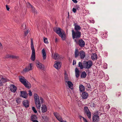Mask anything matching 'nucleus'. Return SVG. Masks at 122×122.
<instances>
[{"label":"nucleus","instance_id":"f257e3e1","mask_svg":"<svg viewBox=\"0 0 122 122\" xmlns=\"http://www.w3.org/2000/svg\"><path fill=\"white\" fill-rule=\"evenodd\" d=\"M58 35L61 37L63 40H65L66 39V35L65 32L59 28H56L55 31Z\"/></svg>","mask_w":122,"mask_h":122},{"label":"nucleus","instance_id":"f03ea898","mask_svg":"<svg viewBox=\"0 0 122 122\" xmlns=\"http://www.w3.org/2000/svg\"><path fill=\"white\" fill-rule=\"evenodd\" d=\"M81 32L79 31H75L74 30H72V35L73 39L76 43L77 42L78 39L81 36Z\"/></svg>","mask_w":122,"mask_h":122},{"label":"nucleus","instance_id":"7ed1b4c3","mask_svg":"<svg viewBox=\"0 0 122 122\" xmlns=\"http://www.w3.org/2000/svg\"><path fill=\"white\" fill-rule=\"evenodd\" d=\"M34 98L37 108L40 109L41 108V103L40 102L39 96L37 94L35 93L34 94Z\"/></svg>","mask_w":122,"mask_h":122},{"label":"nucleus","instance_id":"20e7f679","mask_svg":"<svg viewBox=\"0 0 122 122\" xmlns=\"http://www.w3.org/2000/svg\"><path fill=\"white\" fill-rule=\"evenodd\" d=\"M31 48L32 50V54L31 59L32 61H34L35 59V51L32 39H31Z\"/></svg>","mask_w":122,"mask_h":122},{"label":"nucleus","instance_id":"39448f33","mask_svg":"<svg viewBox=\"0 0 122 122\" xmlns=\"http://www.w3.org/2000/svg\"><path fill=\"white\" fill-rule=\"evenodd\" d=\"M92 65V62L91 61H84L83 62V65L85 68L89 69Z\"/></svg>","mask_w":122,"mask_h":122},{"label":"nucleus","instance_id":"423d86ee","mask_svg":"<svg viewBox=\"0 0 122 122\" xmlns=\"http://www.w3.org/2000/svg\"><path fill=\"white\" fill-rule=\"evenodd\" d=\"M84 112L85 114L90 119L91 118V112L87 107L85 106L84 107Z\"/></svg>","mask_w":122,"mask_h":122},{"label":"nucleus","instance_id":"0eeeda50","mask_svg":"<svg viewBox=\"0 0 122 122\" xmlns=\"http://www.w3.org/2000/svg\"><path fill=\"white\" fill-rule=\"evenodd\" d=\"M32 64L30 63V65L26 67L23 70V72L26 73L30 70H31L33 68L31 66Z\"/></svg>","mask_w":122,"mask_h":122},{"label":"nucleus","instance_id":"6e6552de","mask_svg":"<svg viewBox=\"0 0 122 122\" xmlns=\"http://www.w3.org/2000/svg\"><path fill=\"white\" fill-rule=\"evenodd\" d=\"M99 119V116L97 115H94L92 117V120L93 122H98Z\"/></svg>","mask_w":122,"mask_h":122},{"label":"nucleus","instance_id":"1a4fd4ad","mask_svg":"<svg viewBox=\"0 0 122 122\" xmlns=\"http://www.w3.org/2000/svg\"><path fill=\"white\" fill-rule=\"evenodd\" d=\"M76 43L78 44L81 47H83L85 45V43L84 41L82 39H80Z\"/></svg>","mask_w":122,"mask_h":122},{"label":"nucleus","instance_id":"9d476101","mask_svg":"<svg viewBox=\"0 0 122 122\" xmlns=\"http://www.w3.org/2000/svg\"><path fill=\"white\" fill-rule=\"evenodd\" d=\"M53 114L57 119L60 122L62 120V118L59 113L57 112H54Z\"/></svg>","mask_w":122,"mask_h":122},{"label":"nucleus","instance_id":"9b49d317","mask_svg":"<svg viewBox=\"0 0 122 122\" xmlns=\"http://www.w3.org/2000/svg\"><path fill=\"white\" fill-rule=\"evenodd\" d=\"M17 89L16 86L14 85H11L10 87V90L11 91L13 92H15Z\"/></svg>","mask_w":122,"mask_h":122},{"label":"nucleus","instance_id":"f8f14e48","mask_svg":"<svg viewBox=\"0 0 122 122\" xmlns=\"http://www.w3.org/2000/svg\"><path fill=\"white\" fill-rule=\"evenodd\" d=\"M24 83H23V84L28 89H29L31 87V86L30 84V83L26 80L25 82Z\"/></svg>","mask_w":122,"mask_h":122},{"label":"nucleus","instance_id":"ddd939ff","mask_svg":"<svg viewBox=\"0 0 122 122\" xmlns=\"http://www.w3.org/2000/svg\"><path fill=\"white\" fill-rule=\"evenodd\" d=\"M81 96L83 99H86L88 97V94L87 93L85 92H83L82 93Z\"/></svg>","mask_w":122,"mask_h":122},{"label":"nucleus","instance_id":"4468645a","mask_svg":"<svg viewBox=\"0 0 122 122\" xmlns=\"http://www.w3.org/2000/svg\"><path fill=\"white\" fill-rule=\"evenodd\" d=\"M80 56L81 59H83L86 56L85 52L83 51H81L80 52Z\"/></svg>","mask_w":122,"mask_h":122},{"label":"nucleus","instance_id":"2eb2a0df","mask_svg":"<svg viewBox=\"0 0 122 122\" xmlns=\"http://www.w3.org/2000/svg\"><path fill=\"white\" fill-rule=\"evenodd\" d=\"M47 107L45 105H42L41 107V110L42 112L44 113L46 112L47 110Z\"/></svg>","mask_w":122,"mask_h":122},{"label":"nucleus","instance_id":"dca6fc26","mask_svg":"<svg viewBox=\"0 0 122 122\" xmlns=\"http://www.w3.org/2000/svg\"><path fill=\"white\" fill-rule=\"evenodd\" d=\"M20 92L21 96L22 97L25 98H27V94L26 92L21 91Z\"/></svg>","mask_w":122,"mask_h":122},{"label":"nucleus","instance_id":"f3484780","mask_svg":"<svg viewBox=\"0 0 122 122\" xmlns=\"http://www.w3.org/2000/svg\"><path fill=\"white\" fill-rule=\"evenodd\" d=\"M74 29L76 31H79L81 29V28L80 26L77 25L76 23L74 24Z\"/></svg>","mask_w":122,"mask_h":122},{"label":"nucleus","instance_id":"a211bd4d","mask_svg":"<svg viewBox=\"0 0 122 122\" xmlns=\"http://www.w3.org/2000/svg\"><path fill=\"white\" fill-rule=\"evenodd\" d=\"M19 80L23 84V83L25 82L27 80H26L23 76H19Z\"/></svg>","mask_w":122,"mask_h":122},{"label":"nucleus","instance_id":"6ab92c4d","mask_svg":"<svg viewBox=\"0 0 122 122\" xmlns=\"http://www.w3.org/2000/svg\"><path fill=\"white\" fill-rule=\"evenodd\" d=\"M54 66L57 69H60L61 67L60 63L58 62H57L54 64Z\"/></svg>","mask_w":122,"mask_h":122},{"label":"nucleus","instance_id":"aec40b11","mask_svg":"<svg viewBox=\"0 0 122 122\" xmlns=\"http://www.w3.org/2000/svg\"><path fill=\"white\" fill-rule=\"evenodd\" d=\"M53 58L56 60H57L59 58V55L57 53H55L54 55H52Z\"/></svg>","mask_w":122,"mask_h":122},{"label":"nucleus","instance_id":"412c9836","mask_svg":"<svg viewBox=\"0 0 122 122\" xmlns=\"http://www.w3.org/2000/svg\"><path fill=\"white\" fill-rule=\"evenodd\" d=\"M23 105L26 108L28 107L29 106V102L27 100L24 101L23 102Z\"/></svg>","mask_w":122,"mask_h":122},{"label":"nucleus","instance_id":"4be33fe9","mask_svg":"<svg viewBox=\"0 0 122 122\" xmlns=\"http://www.w3.org/2000/svg\"><path fill=\"white\" fill-rule=\"evenodd\" d=\"M42 54L43 59L44 60H45L46 58V56L45 51L44 48L42 49Z\"/></svg>","mask_w":122,"mask_h":122},{"label":"nucleus","instance_id":"5701e85b","mask_svg":"<svg viewBox=\"0 0 122 122\" xmlns=\"http://www.w3.org/2000/svg\"><path fill=\"white\" fill-rule=\"evenodd\" d=\"M66 82L67 83L69 87L71 89H72L73 88V84L70 81H66Z\"/></svg>","mask_w":122,"mask_h":122},{"label":"nucleus","instance_id":"b1692460","mask_svg":"<svg viewBox=\"0 0 122 122\" xmlns=\"http://www.w3.org/2000/svg\"><path fill=\"white\" fill-rule=\"evenodd\" d=\"M36 66L38 68L41 69L42 67V66H44L43 65H42L41 63L38 62L36 64Z\"/></svg>","mask_w":122,"mask_h":122},{"label":"nucleus","instance_id":"393cba45","mask_svg":"<svg viewBox=\"0 0 122 122\" xmlns=\"http://www.w3.org/2000/svg\"><path fill=\"white\" fill-rule=\"evenodd\" d=\"M75 57L76 58L78 57L80 54V52H79L78 50V49H75Z\"/></svg>","mask_w":122,"mask_h":122},{"label":"nucleus","instance_id":"a878e982","mask_svg":"<svg viewBox=\"0 0 122 122\" xmlns=\"http://www.w3.org/2000/svg\"><path fill=\"white\" fill-rule=\"evenodd\" d=\"M80 90L81 92L84 91L85 90V88L84 86L82 85H81L79 86Z\"/></svg>","mask_w":122,"mask_h":122},{"label":"nucleus","instance_id":"bb28decb","mask_svg":"<svg viewBox=\"0 0 122 122\" xmlns=\"http://www.w3.org/2000/svg\"><path fill=\"white\" fill-rule=\"evenodd\" d=\"M97 55L95 54H93L91 56V58L93 60H97Z\"/></svg>","mask_w":122,"mask_h":122},{"label":"nucleus","instance_id":"cd10ccee","mask_svg":"<svg viewBox=\"0 0 122 122\" xmlns=\"http://www.w3.org/2000/svg\"><path fill=\"white\" fill-rule=\"evenodd\" d=\"M75 72L76 76V78H78L79 76V71L77 68H76Z\"/></svg>","mask_w":122,"mask_h":122},{"label":"nucleus","instance_id":"c85d7f7f","mask_svg":"<svg viewBox=\"0 0 122 122\" xmlns=\"http://www.w3.org/2000/svg\"><path fill=\"white\" fill-rule=\"evenodd\" d=\"M37 119V117L35 115H33L31 116V120L32 122L36 120Z\"/></svg>","mask_w":122,"mask_h":122},{"label":"nucleus","instance_id":"c756f323","mask_svg":"<svg viewBox=\"0 0 122 122\" xmlns=\"http://www.w3.org/2000/svg\"><path fill=\"white\" fill-rule=\"evenodd\" d=\"M86 76V74L85 71L82 72L81 75V77L82 78H85Z\"/></svg>","mask_w":122,"mask_h":122},{"label":"nucleus","instance_id":"7c9ffc66","mask_svg":"<svg viewBox=\"0 0 122 122\" xmlns=\"http://www.w3.org/2000/svg\"><path fill=\"white\" fill-rule=\"evenodd\" d=\"M10 58H12L13 59H18L19 58V56L15 55H10L9 56Z\"/></svg>","mask_w":122,"mask_h":122},{"label":"nucleus","instance_id":"2f4dec72","mask_svg":"<svg viewBox=\"0 0 122 122\" xmlns=\"http://www.w3.org/2000/svg\"><path fill=\"white\" fill-rule=\"evenodd\" d=\"M78 67H80L81 69H83L84 67V66H83L82 63L80 62H79L78 63Z\"/></svg>","mask_w":122,"mask_h":122},{"label":"nucleus","instance_id":"473e14b6","mask_svg":"<svg viewBox=\"0 0 122 122\" xmlns=\"http://www.w3.org/2000/svg\"><path fill=\"white\" fill-rule=\"evenodd\" d=\"M1 81L3 84L7 81L6 79L4 78H1Z\"/></svg>","mask_w":122,"mask_h":122},{"label":"nucleus","instance_id":"72a5a7b5","mask_svg":"<svg viewBox=\"0 0 122 122\" xmlns=\"http://www.w3.org/2000/svg\"><path fill=\"white\" fill-rule=\"evenodd\" d=\"M21 99L18 98L16 99V101L18 103H19L21 102Z\"/></svg>","mask_w":122,"mask_h":122},{"label":"nucleus","instance_id":"f704fd0d","mask_svg":"<svg viewBox=\"0 0 122 122\" xmlns=\"http://www.w3.org/2000/svg\"><path fill=\"white\" fill-rule=\"evenodd\" d=\"M44 43L46 44H48V42L47 38L44 37Z\"/></svg>","mask_w":122,"mask_h":122},{"label":"nucleus","instance_id":"c9c22d12","mask_svg":"<svg viewBox=\"0 0 122 122\" xmlns=\"http://www.w3.org/2000/svg\"><path fill=\"white\" fill-rule=\"evenodd\" d=\"M27 4L28 5L29 7L31 9H34V8L33 7V6L31 5L29 3H28Z\"/></svg>","mask_w":122,"mask_h":122},{"label":"nucleus","instance_id":"e433bc0d","mask_svg":"<svg viewBox=\"0 0 122 122\" xmlns=\"http://www.w3.org/2000/svg\"><path fill=\"white\" fill-rule=\"evenodd\" d=\"M32 109L33 111L34 112L36 113H37V112L35 108L34 107H32Z\"/></svg>","mask_w":122,"mask_h":122},{"label":"nucleus","instance_id":"4c0bfd02","mask_svg":"<svg viewBox=\"0 0 122 122\" xmlns=\"http://www.w3.org/2000/svg\"><path fill=\"white\" fill-rule=\"evenodd\" d=\"M65 81L66 82V81H67L68 80V79L67 77V75L66 74V73L65 74Z\"/></svg>","mask_w":122,"mask_h":122},{"label":"nucleus","instance_id":"58836bf2","mask_svg":"<svg viewBox=\"0 0 122 122\" xmlns=\"http://www.w3.org/2000/svg\"><path fill=\"white\" fill-rule=\"evenodd\" d=\"M29 31L28 30H27V31L25 32V36H26L29 33Z\"/></svg>","mask_w":122,"mask_h":122},{"label":"nucleus","instance_id":"ea45409f","mask_svg":"<svg viewBox=\"0 0 122 122\" xmlns=\"http://www.w3.org/2000/svg\"><path fill=\"white\" fill-rule=\"evenodd\" d=\"M86 87L90 89L91 88V86L89 84H87L86 85Z\"/></svg>","mask_w":122,"mask_h":122},{"label":"nucleus","instance_id":"a19ab883","mask_svg":"<svg viewBox=\"0 0 122 122\" xmlns=\"http://www.w3.org/2000/svg\"><path fill=\"white\" fill-rule=\"evenodd\" d=\"M29 92L28 94L30 96H31L32 95V93L30 90H29Z\"/></svg>","mask_w":122,"mask_h":122},{"label":"nucleus","instance_id":"79ce46f5","mask_svg":"<svg viewBox=\"0 0 122 122\" xmlns=\"http://www.w3.org/2000/svg\"><path fill=\"white\" fill-rule=\"evenodd\" d=\"M76 10L77 9H76L73 8L72 9V11L74 13H75L76 12Z\"/></svg>","mask_w":122,"mask_h":122},{"label":"nucleus","instance_id":"37998d69","mask_svg":"<svg viewBox=\"0 0 122 122\" xmlns=\"http://www.w3.org/2000/svg\"><path fill=\"white\" fill-rule=\"evenodd\" d=\"M40 100L41 101V104H42L43 102V98H42L41 97L40 98Z\"/></svg>","mask_w":122,"mask_h":122},{"label":"nucleus","instance_id":"c03bdc74","mask_svg":"<svg viewBox=\"0 0 122 122\" xmlns=\"http://www.w3.org/2000/svg\"><path fill=\"white\" fill-rule=\"evenodd\" d=\"M91 106L92 107H94L95 106V105L94 103H92L91 104Z\"/></svg>","mask_w":122,"mask_h":122},{"label":"nucleus","instance_id":"a18cd8bd","mask_svg":"<svg viewBox=\"0 0 122 122\" xmlns=\"http://www.w3.org/2000/svg\"><path fill=\"white\" fill-rule=\"evenodd\" d=\"M6 9L7 10L9 11V10L10 8L9 7L8 5H6Z\"/></svg>","mask_w":122,"mask_h":122},{"label":"nucleus","instance_id":"49530a36","mask_svg":"<svg viewBox=\"0 0 122 122\" xmlns=\"http://www.w3.org/2000/svg\"><path fill=\"white\" fill-rule=\"evenodd\" d=\"M3 84L2 81L0 79V86H3Z\"/></svg>","mask_w":122,"mask_h":122},{"label":"nucleus","instance_id":"de8ad7c7","mask_svg":"<svg viewBox=\"0 0 122 122\" xmlns=\"http://www.w3.org/2000/svg\"><path fill=\"white\" fill-rule=\"evenodd\" d=\"M110 106L109 105V104H108L107 105L106 108L107 109H108L110 108Z\"/></svg>","mask_w":122,"mask_h":122},{"label":"nucleus","instance_id":"09e8293b","mask_svg":"<svg viewBox=\"0 0 122 122\" xmlns=\"http://www.w3.org/2000/svg\"><path fill=\"white\" fill-rule=\"evenodd\" d=\"M82 117L83 118V120H84V122H87V120L85 118H84V117Z\"/></svg>","mask_w":122,"mask_h":122},{"label":"nucleus","instance_id":"8fccbe9b","mask_svg":"<svg viewBox=\"0 0 122 122\" xmlns=\"http://www.w3.org/2000/svg\"><path fill=\"white\" fill-rule=\"evenodd\" d=\"M76 64V61L74 60H73V65H74Z\"/></svg>","mask_w":122,"mask_h":122},{"label":"nucleus","instance_id":"3c124183","mask_svg":"<svg viewBox=\"0 0 122 122\" xmlns=\"http://www.w3.org/2000/svg\"><path fill=\"white\" fill-rule=\"evenodd\" d=\"M76 9L77 10H79V9H80L79 7V5H76Z\"/></svg>","mask_w":122,"mask_h":122},{"label":"nucleus","instance_id":"603ef678","mask_svg":"<svg viewBox=\"0 0 122 122\" xmlns=\"http://www.w3.org/2000/svg\"><path fill=\"white\" fill-rule=\"evenodd\" d=\"M75 3H76L77 2V1L76 0H72Z\"/></svg>","mask_w":122,"mask_h":122},{"label":"nucleus","instance_id":"864d4df0","mask_svg":"<svg viewBox=\"0 0 122 122\" xmlns=\"http://www.w3.org/2000/svg\"><path fill=\"white\" fill-rule=\"evenodd\" d=\"M90 23H94V22H95V21H94V20H90Z\"/></svg>","mask_w":122,"mask_h":122},{"label":"nucleus","instance_id":"5fc2aeb1","mask_svg":"<svg viewBox=\"0 0 122 122\" xmlns=\"http://www.w3.org/2000/svg\"><path fill=\"white\" fill-rule=\"evenodd\" d=\"M0 48H2V44L0 42Z\"/></svg>","mask_w":122,"mask_h":122},{"label":"nucleus","instance_id":"6e6d98bb","mask_svg":"<svg viewBox=\"0 0 122 122\" xmlns=\"http://www.w3.org/2000/svg\"><path fill=\"white\" fill-rule=\"evenodd\" d=\"M121 94V93L120 92H118L117 94V95H118V97H119V96Z\"/></svg>","mask_w":122,"mask_h":122},{"label":"nucleus","instance_id":"4d7b16f0","mask_svg":"<svg viewBox=\"0 0 122 122\" xmlns=\"http://www.w3.org/2000/svg\"><path fill=\"white\" fill-rule=\"evenodd\" d=\"M58 41V39L57 38H56L55 39V42H57Z\"/></svg>","mask_w":122,"mask_h":122},{"label":"nucleus","instance_id":"13d9d810","mask_svg":"<svg viewBox=\"0 0 122 122\" xmlns=\"http://www.w3.org/2000/svg\"><path fill=\"white\" fill-rule=\"evenodd\" d=\"M60 122H66V121H64L63 120H62L61 121H60Z\"/></svg>","mask_w":122,"mask_h":122},{"label":"nucleus","instance_id":"bf43d9fd","mask_svg":"<svg viewBox=\"0 0 122 122\" xmlns=\"http://www.w3.org/2000/svg\"><path fill=\"white\" fill-rule=\"evenodd\" d=\"M33 122H39L37 121L36 120H35Z\"/></svg>","mask_w":122,"mask_h":122},{"label":"nucleus","instance_id":"052dcab7","mask_svg":"<svg viewBox=\"0 0 122 122\" xmlns=\"http://www.w3.org/2000/svg\"><path fill=\"white\" fill-rule=\"evenodd\" d=\"M8 2H9V0L8 1Z\"/></svg>","mask_w":122,"mask_h":122}]
</instances>
